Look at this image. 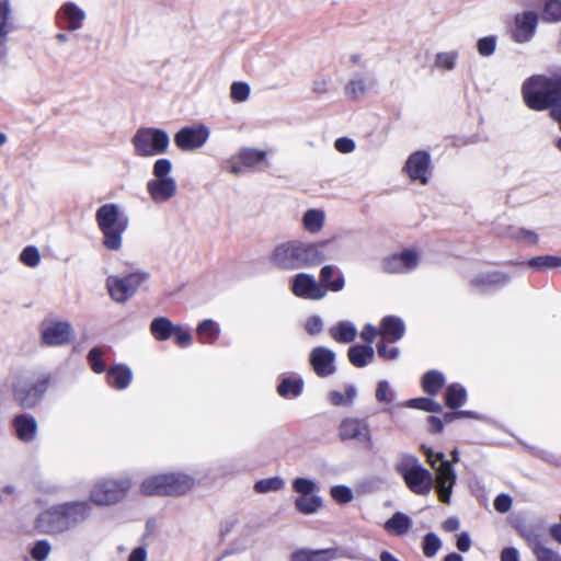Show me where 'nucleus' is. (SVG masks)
I'll use <instances>...</instances> for the list:
<instances>
[{
    "instance_id": "f257e3e1",
    "label": "nucleus",
    "mask_w": 561,
    "mask_h": 561,
    "mask_svg": "<svg viewBox=\"0 0 561 561\" xmlns=\"http://www.w3.org/2000/svg\"><path fill=\"white\" fill-rule=\"evenodd\" d=\"M330 240L306 243L298 240L280 243L271 254V262L279 270L291 271L311 267L327 260L324 249Z\"/></svg>"
},
{
    "instance_id": "f03ea898",
    "label": "nucleus",
    "mask_w": 561,
    "mask_h": 561,
    "mask_svg": "<svg viewBox=\"0 0 561 561\" xmlns=\"http://www.w3.org/2000/svg\"><path fill=\"white\" fill-rule=\"evenodd\" d=\"M91 515L90 502H66L42 512L36 518V527L45 534H61L85 523Z\"/></svg>"
},
{
    "instance_id": "7ed1b4c3",
    "label": "nucleus",
    "mask_w": 561,
    "mask_h": 561,
    "mask_svg": "<svg viewBox=\"0 0 561 561\" xmlns=\"http://www.w3.org/2000/svg\"><path fill=\"white\" fill-rule=\"evenodd\" d=\"M526 105L535 111L550 110L561 105V71L552 75H534L522 85Z\"/></svg>"
},
{
    "instance_id": "20e7f679",
    "label": "nucleus",
    "mask_w": 561,
    "mask_h": 561,
    "mask_svg": "<svg viewBox=\"0 0 561 561\" xmlns=\"http://www.w3.org/2000/svg\"><path fill=\"white\" fill-rule=\"evenodd\" d=\"M49 383L48 374L35 376L31 373L18 371L5 379V386L10 389L14 402L23 410L36 408L45 398Z\"/></svg>"
},
{
    "instance_id": "39448f33",
    "label": "nucleus",
    "mask_w": 561,
    "mask_h": 561,
    "mask_svg": "<svg viewBox=\"0 0 561 561\" xmlns=\"http://www.w3.org/2000/svg\"><path fill=\"white\" fill-rule=\"evenodd\" d=\"M95 221L102 232V244L110 251H118L123 245V234L129 226L128 217L114 203L100 206L95 211Z\"/></svg>"
},
{
    "instance_id": "423d86ee",
    "label": "nucleus",
    "mask_w": 561,
    "mask_h": 561,
    "mask_svg": "<svg viewBox=\"0 0 561 561\" xmlns=\"http://www.w3.org/2000/svg\"><path fill=\"white\" fill-rule=\"evenodd\" d=\"M396 472L402 477L407 486L414 494L427 495L433 488V474L413 455H402L396 463Z\"/></svg>"
},
{
    "instance_id": "0eeeda50",
    "label": "nucleus",
    "mask_w": 561,
    "mask_h": 561,
    "mask_svg": "<svg viewBox=\"0 0 561 561\" xmlns=\"http://www.w3.org/2000/svg\"><path fill=\"white\" fill-rule=\"evenodd\" d=\"M137 157L150 158L164 154L170 146L169 134L161 128L140 127L131 138Z\"/></svg>"
},
{
    "instance_id": "6e6552de",
    "label": "nucleus",
    "mask_w": 561,
    "mask_h": 561,
    "mask_svg": "<svg viewBox=\"0 0 561 561\" xmlns=\"http://www.w3.org/2000/svg\"><path fill=\"white\" fill-rule=\"evenodd\" d=\"M131 488V480L124 476L118 479L98 481L90 491V500L98 506H110L123 501Z\"/></svg>"
},
{
    "instance_id": "1a4fd4ad",
    "label": "nucleus",
    "mask_w": 561,
    "mask_h": 561,
    "mask_svg": "<svg viewBox=\"0 0 561 561\" xmlns=\"http://www.w3.org/2000/svg\"><path fill=\"white\" fill-rule=\"evenodd\" d=\"M337 434L342 442H355L366 449L374 447V438L367 417H344L340 422Z\"/></svg>"
},
{
    "instance_id": "9d476101",
    "label": "nucleus",
    "mask_w": 561,
    "mask_h": 561,
    "mask_svg": "<svg viewBox=\"0 0 561 561\" xmlns=\"http://www.w3.org/2000/svg\"><path fill=\"white\" fill-rule=\"evenodd\" d=\"M148 276V273L145 272H134L126 276L111 275L106 278V288L111 298L122 304L137 291Z\"/></svg>"
},
{
    "instance_id": "9b49d317",
    "label": "nucleus",
    "mask_w": 561,
    "mask_h": 561,
    "mask_svg": "<svg viewBox=\"0 0 561 561\" xmlns=\"http://www.w3.org/2000/svg\"><path fill=\"white\" fill-rule=\"evenodd\" d=\"M41 344L45 346H64L73 339V327L69 321L49 319L41 323Z\"/></svg>"
},
{
    "instance_id": "f8f14e48",
    "label": "nucleus",
    "mask_w": 561,
    "mask_h": 561,
    "mask_svg": "<svg viewBox=\"0 0 561 561\" xmlns=\"http://www.w3.org/2000/svg\"><path fill=\"white\" fill-rule=\"evenodd\" d=\"M439 466L434 468L436 471V489L439 500L445 503H450L454 485L457 481V474L453 468L451 461L445 459L443 453L437 454Z\"/></svg>"
},
{
    "instance_id": "ddd939ff",
    "label": "nucleus",
    "mask_w": 561,
    "mask_h": 561,
    "mask_svg": "<svg viewBox=\"0 0 561 561\" xmlns=\"http://www.w3.org/2000/svg\"><path fill=\"white\" fill-rule=\"evenodd\" d=\"M209 138V129L204 124L184 126L174 135V144L182 151L203 147Z\"/></svg>"
},
{
    "instance_id": "4468645a",
    "label": "nucleus",
    "mask_w": 561,
    "mask_h": 561,
    "mask_svg": "<svg viewBox=\"0 0 561 561\" xmlns=\"http://www.w3.org/2000/svg\"><path fill=\"white\" fill-rule=\"evenodd\" d=\"M308 362L319 378H328L337 370L336 354L327 346L313 347L309 353Z\"/></svg>"
},
{
    "instance_id": "2eb2a0df",
    "label": "nucleus",
    "mask_w": 561,
    "mask_h": 561,
    "mask_svg": "<svg viewBox=\"0 0 561 561\" xmlns=\"http://www.w3.org/2000/svg\"><path fill=\"white\" fill-rule=\"evenodd\" d=\"M290 289L296 297L308 300H320L327 295L322 285L308 273L296 274L290 280Z\"/></svg>"
},
{
    "instance_id": "dca6fc26",
    "label": "nucleus",
    "mask_w": 561,
    "mask_h": 561,
    "mask_svg": "<svg viewBox=\"0 0 561 561\" xmlns=\"http://www.w3.org/2000/svg\"><path fill=\"white\" fill-rule=\"evenodd\" d=\"M431 165V156L424 150L415 151L409 156L404 170L412 181H420L422 184H427Z\"/></svg>"
},
{
    "instance_id": "f3484780",
    "label": "nucleus",
    "mask_w": 561,
    "mask_h": 561,
    "mask_svg": "<svg viewBox=\"0 0 561 561\" xmlns=\"http://www.w3.org/2000/svg\"><path fill=\"white\" fill-rule=\"evenodd\" d=\"M342 557L348 556L335 547L324 549L299 548L291 552L289 561H333Z\"/></svg>"
},
{
    "instance_id": "a211bd4d",
    "label": "nucleus",
    "mask_w": 561,
    "mask_h": 561,
    "mask_svg": "<svg viewBox=\"0 0 561 561\" xmlns=\"http://www.w3.org/2000/svg\"><path fill=\"white\" fill-rule=\"evenodd\" d=\"M538 15L534 11H526L515 18V28L513 30V39L516 43L529 42L536 32Z\"/></svg>"
},
{
    "instance_id": "6ab92c4d",
    "label": "nucleus",
    "mask_w": 561,
    "mask_h": 561,
    "mask_svg": "<svg viewBox=\"0 0 561 561\" xmlns=\"http://www.w3.org/2000/svg\"><path fill=\"white\" fill-rule=\"evenodd\" d=\"M147 192L156 204L170 201L176 193V182L174 179H151L147 182Z\"/></svg>"
},
{
    "instance_id": "aec40b11",
    "label": "nucleus",
    "mask_w": 561,
    "mask_h": 561,
    "mask_svg": "<svg viewBox=\"0 0 561 561\" xmlns=\"http://www.w3.org/2000/svg\"><path fill=\"white\" fill-rule=\"evenodd\" d=\"M14 30L10 0H0V62L4 60L8 36Z\"/></svg>"
},
{
    "instance_id": "412c9836",
    "label": "nucleus",
    "mask_w": 561,
    "mask_h": 561,
    "mask_svg": "<svg viewBox=\"0 0 561 561\" xmlns=\"http://www.w3.org/2000/svg\"><path fill=\"white\" fill-rule=\"evenodd\" d=\"M510 282V275L500 272H484L473 277L470 282L472 288L479 293H485L491 289L502 287Z\"/></svg>"
},
{
    "instance_id": "4be33fe9",
    "label": "nucleus",
    "mask_w": 561,
    "mask_h": 561,
    "mask_svg": "<svg viewBox=\"0 0 561 561\" xmlns=\"http://www.w3.org/2000/svg\"><path fill=\"white\" fill-rule=\"evenodd\" d=\"M133 380V371L125 364H115L106 370V382L116 390H125Z\"/></svg>"
},
{
    "instance_id": "5701e85b",
    "label": "nucleus",
    "mask_w": 561,
    "mask_h": 561,
    "mask_svg": "<svg viewBox=\"0 0 561 561\" xmlns=\"http://www.w3.org/2000/svg\"><path fill=\"white\" fill-rule=\"evenodd\" d=\"M404 332V322L399 317L386 316L382 318L379 333L383 341L396 343L403 337Z\"/></svg>"
},
{
    "instance_id": "b1692460",
    "label": "nucleus",
    "mask_w": 561,
    "mask_h": 561,
    "mask_svg": "<svg viewBox=\"0 0 561 561\" xmlns=\"http://www.w3.org/2000/svg\"><path fill=\"white\" fill-rule=\"evenodd\" d=\"M16 436L24 443L33 442L37 434V422L34 416L19 414L13 419Z\"/></svg>"
},
{
    "instance_id": "393cba45",
    "label": "nucleus",
    "mask_w": 561,
    "mask_h": 561,
    "mask_svg": "<svg viewBox=\"0 0 561 561\" xmlns=\"http://www.w3.org/2000/svg\"><path fill=\"white\" fill-rule=\"evenodd\" d=\"M320 284L327 290L340 291L345 286L343 273L334 265H324L320 270Z\"/></svg>"
},
{
    "instance_id": "a878e982",
    "label": "nucleus",
    "mask_w": 561,
    "mask_h": 561,
    "mask_svg": "<svg viewBox=\"0 0 561 561\" xmlns=\"http://www.w3.org/2000/svg\"><path fill=\"white\" fill-rule=\"evenodd\" d=\"M375 351L371 345L355 344L347 350L350 363L357 368L366 367L373 362Z\"/></svg>"
},
{
    "instance_id": "bb28decb",
    "label": "nucleus",
    "mask_w": 561,
    "mask_h": 561,
    "mask_svg": "<svg viewBox=\"0 0 561 561\" xmlns=\"http://www.w3.org/2000/svg\"><path fill=\"white\" fill-rule=\"evenodd\" d=\"M59 14L66 20L69 31L81 28L85 20V12L73 2L64 3L59 9Z\"/></svg>"
},
{
    "instance_id": "cd10ccee",
    "label": "nucleus",
    "mask_w": 561,
    "mask_h": 561,
    "mask_svg": "<svg viewBox=\"0 0 561 561\" xmlns=\"http://www.w3.org/2000/svg\"><path fill=\"white\" fill-rule=\"evenodd\" d=\"M165 480L167 495H182L194 484L192 477L182 473L165 474Z\"/></svg>"
},
{
    "instance_id": "c85d7f7f",
    "label": "nucleus",
    "mask_w": 561,
    "mask_h": 561,
    "mask_svg": "<svg viewBox=\"0 0 561 561\" xmlns=\"http://www.w3.org/2000/svg\"><path fill=\"white\" fill-rule=\"evenodd\" d=\"M329 334L335 342L348 344L356 339L357 329L353 322L343 320L331 327L329 329Z\"/></svg>"
},
{
    "instance_id": "c756f323",
    "label": "nucleus",
    "mask_w": 561,
    "mask_h": 561,
    "mask_svg": "<svg viewBox=\"0 0 561 561\" xmlns=\"http://www.w3.org/2000/svg\"><path fill=\"white\" fill-rule=\"evenodd\" d=\"M175 324L167 317L153 318L149 325L150 334L156 341L163 342L172 337Z\"/></svg>"
},
{
    "instance_id": "7c9ffc66",
    "label": "nucleus",
    "mask_w": 561,
    "mask_h": 561,
    "mask_svg": "<svg viewBox=\"0 0 561 561\" xmlns=\"http://www.w3.org/2000/svg\"><path fill=\"white\" fill-rule=\"evenodd\" d=\"M412 525L413 522L410 516L402 512H396L389 519H387L383 527L391 535L403 536L410 530Z\"/></svg>"
},
{
    "instance_id": "2f4dec72",
    "label": "nucleus",
    "mask_w": 561,
    "mask_h": 561,
    "mask_svg": "<svg viewBox=\"0 0 561 561\" xmlns=\"http://www.w3.org/2000/svg\"><path fill=\"white\" fill-rule=\"evenodd\" d=\"M357 397V388L355 385H347L345 392L332 390L328 393V401L334 407H352Z\"/></svg>"
},
{
    "instance_id": "473e14b6",
    "label": "nucleus",
    "mask_w": 561,
    "mask_h": 561,
    "mask_svg": "<svg viewBox=\"0 0 561 561\" xmlns=\"http://www.w3.org/2000/svg\"><path fill=\"white\" fill-rule=\"evenodd\" d=\"M373 84V80H368L363 75L357 73L345 85V94L351 99H358L364 95Z\"/></svg>"
},
{
    "instance_id": "72a5a7b5",
    "label": "nucleus",
    "mask_w": 561,
    "mask_h": 561,
    "mask_svg": "<svg viewBox=\"0 0 561 561\" xmlns=\"http://www.w3.org/2000/svg\"><path fill=\"white\" fill-rule=\"evenodd\" d=\"M304 380L301 378L285 377L277 386V392L283 398H297L302 393Z\"/></svg>"
},
{
    "instance_id": "f704fd0d",
    "label": "nucleus",
    "mask_w": 561,
    "mask_h": 561,
    "mask_svg": "<svg viewBox=\"0 0 561 561\" xmlns=\"http://www.w3.org/2000/svg\"><path fill=\"white\" fill-rule=\"evenodd\" d=\"M165 474L152 476L144 480L140 490L145 495H167Z\"/></svg>"
},
{
    "instance_id": "c9c22d12",
    "label": "nucleus",
    "mask_w": 561,
    "mask_h": 561,
    "mask_svg": "<svg viewBox=\"0 0 561 561\" xmlns=\"http://www.w3.org/2000/svg\"><path fill=\"white\" fill-rule=\"evenodd\" d=\"M467 399V391L466 389L459 385V383H451L447 387L446 393H445V401L446 405L451 409L456 410L460 408Z\"/></svg>"
},
{
    "instance_id": "e433bc0d",
    "label": "nucleus",
    "mask_w": 561,
    "mask_h": 561,
    "mask_svg": "<svg viewBox=\"0 0 561 561\" xmlns=\"http://www.w3.org/2000/svg\"><path fill=\"white\" fill-rule=\"evenodd\" d=\"M325 214L321 209H308L302 217V224L307 231L316 233L320 231L324 225Z\"/></svg>"
},
{
    "instance_id": "4c0bfd02",
    "label": "nucleus",
    "mask_w": 561,
    "mask_h": 561,
    "mask_svg": "<svg viewBox=\"0 0 561 561\" xmlns=\"http://www.w3.org/2000/svg\"><path fill=\"white\" fill-rule=\"evenodd\" d=\"M294 503L296 510L305 515L314 514L322 507V499L319 495L298 496Z\"/></svg>"
},
{
    "instance_id": "58836bf2",
    "label": "nucleus",
    "mask_w": 561,
    "mask_h": 561,
    "mask_svg": "<svg viewBox=\"0 0 561 561\" xmlns=\"http://www.w3.org/2000/svg\"><path fill=\"white\" fill-rule=\"evenodd\" d=\"M444 383L445 377L437 370H430L422 378L423 390L430 396H435Z\"/></svg>"
},
{
    "instance_id": "ea45409f",
    "label": "nucleus",
    "mask_w": 561,
    "mask_h": 561,
    "mask_svg": "<svg viewBox=\"0 0 561 561\" xmlns=\"http://www.w3.org/2000/svg\"><path fill=\"white\" fill-rule=\"evenodd\" d=\"M219 332L218 324L210 319L202 321L197 327V334L202 343L213 344L217 340Z\"/></svg>"
},
{
    "instance_id": "a19ab883",
    "label": "nucleus",
    "mask_w": 561,
    "mask_h": 561,
    "mask_svg": "<svg viewBox=\"0 0 561 561\" xmlns=\"http://www.w3.org/2000/svg\"><path fill=\"white\" fill-rule=\"evenodd\" d=\"M459 59L457 50L437 53L434 60V67L442 71H453Z\"/></svg>"
},
{
    "instance_id": "79ce46f5",
    "label": "nucleus",
    "mask_w": 561,
    "mask_h": 561,
    "mask_svg": "<svg viewBox=\"0 0 561 561\" xmlns=\"http://www.w3.org/2000/svg\"><path fill=\"white\" fill-rule=\"evenodd\" d=\"M405 407L432 413H439L443 411L442 404L431 398L410 399L405 402Z\"/></svg>"
},
{
    "instance_id": "37998d69",
    "label": "nucleus",
    "mask_w": 561,
    "mask_h": 561,
    "mask_svg": "<svg viewBox=\"0 0 561 561\" xmlns=\"http://www.w3.org/2000/svg\"><path fill=\"white\" fill-rule=\"evenodd\" d=\"M285 486V482L279 477H272L267 479H262L255 482L254 484V491L256 493H268V492H276L282 490Z\"/></svg>"
},
{
    "instance_id": "c03bdc74",
    "label": "nucleus",
    "mask_w": 561,
    "mask_h": 561,
    "mask_svg": "<svg viewBox=\"0 0 561 561\" xmlns=\"http://www.w3.org/2000/svg\"><path fill=\"white\" fill-rule=\"evenodd\" d=\"M541 19L546 22L561 21V0H542Z\"/></svg>"
},
{
    "instance_id": "a18cd8bd",
    "label": "nucleus",
    "mask_w": 561,
    "mask_h": 561,
    "mask_svg": "<svg viewBox=\"0 0 561 561\" xmlns=\"http://www.w3.org/2000/svg\"><path fill=\"white\" fill-rule=\"evenodd\" d=\"M528 266L535 270H547L561 266V257L556 255H540L531 257Z\"/></svg>"
},
{
    "instance_id": "49530a36",
    "label": "nucleus",
    "mask_w": 561,
    "mask_h": 561,
    "mask_svg": "<svg viewBox=\"0 0 561 561\" xmlns=\"http://www.w3.org/2000/svg\"><path fill=\"white\" fill-rule=\"evenodd\" d=\"M442 540L435 533H427L423 537L422 550L426 558H434L442 548Z\"/></svg>"
},
{
    "instance_id": "de8ad7c7",
    "label": "nucleus",
    "mask_w": 561,
    "mask_h": 561,
    "mask_svg": "<svg viewBox=\"0 0 561 561\" xmlns=\"http://www.w3.org/2000/svg\"><path fill=\"white\" fill-rule=\"evenodd\" d=\"M291 486L300 496L316 495L314 492L318 490L317 484L312 480L302 477L294 479Z\"/></svg>"
},
{
    "instance_id": "09e8293b",
    "label": "nucleus",
    "mask_w": 561,
    "mask_h": 561,
    "mask_svg": "<svg viewBox=\"0 0 561 561\" xmlns=\"http://www.w3.org/2000/svg\"><path fill=\"white\" fill-rule=\"evenodd\" d=\"M265 157V151L256 149H244L239 153V160L245 167H254L261 163Z\"/></svg>"
},
{
    "instance_id": "8fccbe9b",
    "label": "nucleus",
    "mask_w": 561,
    "mask_h": 561,
    "mask_svg": "<svg viewBox=\"0 0 561 561\" xmlns=\"http://www.w3.org/2000/svg\"><path fill=\"white\" fill-rule=\"evenodd\" d=\"M332 499L339 504L351 503L354 499L353 490L344 484L334 485L330 490Z\"/></svg>"
},
{
    "instance_id": "3c124183",
    "label": "nucleus",
    "mask_w": 561,
    "mask_h": 561,
    "mask_svg": "<svg viewBox=\"0 0 561 561\" xmlns=\"http://www.w3.org/2000/svg\"><path fill=\"white\" fill-rule=\"evenodd\" d=\"M497 37L495 35L484 36L478 39L477 49L482 57H490L496 49Z\"/></svg>"
},
{
    "instance_id": "603ef678",
    "label": "nucleus",
    "mask_w": 561,
    "mask_h": 561,
    "mask_svg": "<svg viewBox=\"0 0 561 561\" xmlns=\"http://www.w3.org/2000/svg\"><path fill=\"white\" fill-rule=\"evenodd\" d=\"M375 397L379 403H392L393 402L394 392L387 380H380L377 383Z\"/></svg>"
},
{
    "instance_id": "864d4df0",
    "label": "nucleus",
    "mask_w": 561,
    "mask_h": 561,
    "mask_svg": "<svg viewBox=\"0 0 561 561\" xmlns=\"http://www.w3.org/2000/svg\"><path fill=\"white\" fill-rule=\"evenodd\" d=\"M88 362L91 369L95 374H102L105 371V363L103 360V352L100 347H93L88 353Z\"/></svg>"
},
{
    "instance_id": "5fc2aeb1",
    "label": "nucleus",
    "mask_w": 561,
    "mask_h": 561,
    "mask_svg": "<svg viewBox=\"0 0 561 561\" xmlns=\"http://www.w3.org/2000/svg\"><path fill=\"white\" fill-rule=\"evenodd\" d=\"M172 170V162L167 158L156 160L152 168L153 179H172L169 174Z\"/></svg>"
},
{
    "instance_id": "6e6d98bb",
    "label": "nucleus",
    "mask_w": 561,
    "mask_h": 561,
    "mask_svg": "<svg viewBox=\"0 0 561 561\" xmlns=\"http://www.w3.org/2000/svg\"><path fill=\"white\" fill-rule=\"evenodd\" d=\"M20 260L23 264L30 267H35L38 265L41 261L39 251L34 245H28L23 249L20 254Z\"/></svg>"
},
{
    "instance_id": "4d7b16f0",
    "label": "nucleus",
    "mask_w": 561,
    "mask_h": 561,
    "mask_svg": "<svg viewBox=\"0 0 561 561\" xmlns=\"http://www.w3.org/2000/svg\"><path fill=\"white\" fill-rule=\"evenodd\" d=\"M250 85L245 82H233L230 87V96L236 102H244L250 95Z\"/></svg>"
},
{
    "instance_id": "13d9d810",
    "label": "nucleus",
    "mask_w": 561,
    "mask_h": 561,
    "mask_svg": "<svg viewBox=\"0 0 561 561\" xmlns=\"http://www.w3.org/2000/svg\"><path fill=\"white\" fill-rule=\"evenodd\" d=\"M51 550V546L48 540H37L31 549V557L36 561H44Z\"/></svg>"
},
{
    "instance_id": "bf43d9fd",
    "label": "nucleus",
    "mask_w": 561,
    "mask_h": 561,
    "mask_svg": "<svg viewBox=\"0 0 561 561\" xmlns=\"http://www.w3.org/2000/svg\"><path fill=\"white\" fill-rule=\"evenodd\" d=\"M382 268L386 273H403V272H405L398 254H393L388 257H385L382 261Z\"/></svg>"
},
{
    "instance_id": "052dcab7",
    "label": "nucleus",
    "mask_w": 561,
    "mask_h": 561,
    "mask_svg": "<svg viewBox=\"0 0 561 561\" xmlns=\"http://www.w3.org/2000/svg\"><path fill=\"white\" fill-rule=\"evenodd\" d=\"M508 236L517 240L526 241L530 244H536L538 242V234L533 230L524 228L514 229Z\"/></svg>"
},
{
    "instance_id": "680f3d73",
    "label": "nucleus",
    "mask_w": 561,
    "mask_h": 561,
    "mask_svg": "<svg viewBox=\"0 0 561 561\" xmlns=\"http://www.w3.org/2000/svg\"><path fill=\"white\" fill-rule=\"evenodd\" d=\"M398 255L405 271H410L416 267L419 260L417 253L414 250L408 249L402 251Z\"/></svg>"
},
{
    "instance_id": "e2e57ef3",
    "label": "nucleus",
    "mask_w": 561,
    "mask_h": 561,
    "mask_svg": "<svg viewBox=\"0 0 561 561\" xmlns=\"http://www.w3.org/2000/svg\"><path fill=\"white\" fill-rule=\"evenodd\" d=\"M387 341H380L377 343V353L379 357L383 359H397L400 355V351L398 347H388L386 344Z\"/></svg>"
},
{
    "instance_id": "0e129e2a",
    "label": "nucleus",
    "mask_w": 561,
    "mask_h": 561,
    "mask_svg": "<svg viewBox=\"0 0 561 561\" xmlns=\"http://www.w3.org/2000/svg\"><path fill=\"white\" fill-rule=\"evenodd\" d=\"M305 330L309 335H318L323 331V320L319 316H312L307 319Z\"/></svg>"
},
{
    "instance_id": "69168bd1",
    "label": "nucleus",
    "mask_w": 561,
    "mask_h": 561,
    "mask_svg": "<svg viewBox=\"0 0 561 561\" xmlns=\"http://www.w3.org/2000/svg\"><path fill=\"white\" fill-rule=\"evenodd\" d=\"M172 336L175 339L176 344L181 347H186L192 342L191 332L179 324H175L174 333Z\"/></svg>"
},
{
    "instance_id": "338daca9",
    "label": "nucleus",
    "mask_w": 561,
    "mask_h": 561,
    "mask_svg": "<svg viewBox=\"0 0 561 561\" xmlns=\"http://www.w3.org/2000/svg\"><path fill=\"white\" fill-rule=\"evenodd\" d=\"M523 538L527 541L528 546L531 548L533 553L536 556V551L539 547H546L541 540L539 535L533 530L527 529L522 533Z\"/></svg>"
},
{
    "instance_id": "774afa93",
    "label": "nucleus",
    "mask_w": 561,
    "mask_h": 561,
    "mask_svg": "<svg viewBox=\"0 0 561 561\" xmlns=\"http://www.w3.org/2000/svg\"><path fill=\"white\" fill-rule=\"evenodd\" d=\"M537 550V561H561V556L548 547H539Z\"/></svg>"
}]
</instances>
